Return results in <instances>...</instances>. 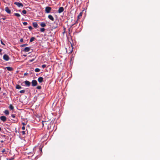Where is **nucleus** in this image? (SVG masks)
I'll return each instance as SVG.
<instances>
[{
  "label": "nucleus",
  "instance_id": "nucleus-1",
  "mask_svg": "<svg viewBox=\"0 0 160 160\" xmlns=\"http://www.w3.org/2000/svg\"><path fill=\"white\" fill-rule=\"evenodd\" d=\"M71 47H69V50H68H68H67V48H66V50L67 52V53H71L73 51V47L71 43Z\"/></svg>",
  "mask_w": 160,
  "mask_h": 160
},
{
  "label": "nucleus",
  "instance_id": "nucleus-2",
  "mask_svg": "<svg viewBox=\"0 0 160 160\" xmlns=\"http://www.w3.org/2000/svg\"><path fill=\"white\" fill-rule=\"evenodd\" d=\"M52 8L50 7H46L45 8V12L47 13H49L51 11V10Z\"/></svg>",
  "mask_w": 160,
  "mask_h": 160
},
{
  "label": "nucleus",
  "instance_id": "nucleus-3",
  "mask_svg": "<svg viewBox=\"0 0 160 160\" xmlns=\"http://www.w3.org/2000/svg\"><path fill=\"white\" fill-rule=\"evenodd\" d=\"M14 4L17 5L19 7H22L23 6V5L22 3L18 2H14Z\"/></svg>",
  "mask_w": 160,
  "mask_h": 160
},
{
  "label": "nucleus",
  "instance_id": "nucleus-4",
  "mask_svg": "<svg viewBox=\"0 0 160 160\" xmlns=\"http://www.w3.org/2000/svg\"><path fill=\"white\" fill-rule=\"evenodd\" d=\"M3 58L5 60L8 61L9 60L10 58L8 55L5 54L3 55Z\"/></svg>",
  "mask_w": 160,
  "mask_h": 160
},
{
  "label": "nucleus",
  "instance_id": "nucleus-5",
  "mask_svg": "<svg viewBox=\"0 0 160 160\" xmlns=\"http://www.w3.org/2000/svg\"><path fill=\"white\" fill-rule=\"evenodd\" d=\"M0 119L2 121H3L4 122H5L6 121V120H7L6 117L5 116H2L0 117Z\"/></svg>",
  "mask_w": 160,
  "mask_h": 160
},
{
  "label": "nucleus",
  "instance_id": "nucleus-6",
  "mask_svg": "<svg viewBox=\"0 0 160 160\" xmlns=\"http://www.w3.org/2000/svg\"><path fill=\"white\" fill-rule=\"evenodd\" d=\"M32 85L33 86H36L37 84V82L36 80H33L32 82Z\"/></svg>",
  "mask_w": 160,
  "mask_h": 160
},
{
  "label": "nucleus",
  "instance_id": "nucleus-7",
  "mask_svg": "<svg viewBox=\"0 0 160 160\" xmlns=\"http://www.w3.org/2000/svg\"><path fill=\"white\" fill-rule=\"evenodd\" d=\"M5 10L8 14H10L11 13V10L9 9V8L8 7H6L5 8Z\"/></svg>",
  "mask_w": 160,
  "mask_h": 160
},
{
  "label": "nucleus",
  "instance_id": "nucleus-8",
  "mask_svg": "<svg viewBox=\"0 0 160 160\" xmlns=\"http://www.w3.org/2000/svg\"><path fill=\"white\" fill-rule=\"evenodd\" d=\"M64 11V8L63 7H60L59 8L58 12L60 13Z\"/></svg>",
  "mask_w": 160,
  "mask_h": 160
},
{
  "label": "nucleus",
  "instance_id": "nucleus-9",
  "mask_svg": "<svg viewBox=\"0 0 160 160\" xmlns=\"http://www.w3.org/2000/svg\"><path fill=\"white\" fill-rule=\"evenodd\" d=\"M48 17L50 20L52 21H53L54 20V18L52 15H49L48 16Z\"/></svg>",
  "mask_w": 160,
  "mask_h": 160
},
{
  "label": "nucleus",
  "instance_id": "nucleus-10",
  "mask_svg": "<svg viewBox=\"0 0 160 160\" xmlns=\"http://www.w3.org/2000/svg\"><path fill=\"white\" fill-rule=\"evenodd\" d=\"M43 78L42 77H40L38 78V81L40 82H42L43 81Z\"/></svg>",
  "mask_w": 160,
  "mask_h": 160
},
{
  "label": "nucleus",
  "instance_id": "nucleus-11",
  "mask_svg": "<svg viewBox=\"0 0 160 160\" xmlns=\"http://www.w3.org/2000/svg\"><path fill=\"white\" fill-rule=\"evenodd\" d=\"M82 12H81L79 13L78 15V20L80 19L82 16Z\"/></svg>",
  "mask_w": 160,
  "mask_h": 160
},
{
  "label": "nucleus",
  "instance_id": "nucleus-12",
  "mask_svg": "<svg viewBox=\"0 0 160 160\" xmlns=\"http://www.w3.org/2000/svg\"><path fill=\"white\" fill-rule=\"evenodd\" d=\"M30 48L29 47H26L25 48L23 51L25 52H28L30 50Z\"/></svg>",
  "mask_w": 160,
  "mask_h": 160
},
{
  "label": "nucleus",
  "instance_id": "nucleus-13",
  "mask_svg": "<svg viewBox=\"0 0 160 160\" xmlns=\"http://www.w3.org/2000/svg\"><path fill=\"white\" fill-rule=\"evenodd\" d=\"M24 83L26 86H29L30 85V82L28 81H25L24 82Z\"/></svg>",
  "mask_w": 160,
  "mask_h": 160
},
{
  "label": "nucleus",
  "instance_id": "nucleus-14",
  "mask_svg": "<svg viewBox=\"0 0 160 160\" xmlns=\"http://www.w3.org/2000/svg\"><path fill=\"white\" fill-rule=\"evenodd\" d=\"M32 25H33V27L34 28H37V27L38 26V24H37V23L36 22H33L32 23Z\"/></svg>",
  "mask_w": 160,
  "mask_h": 160
},
{
  "label": "nucleus",
  "instance_id": "nucleus-15",
  "mask_svg": "<svg viewBox=\"0 0 160 160\" xmlns=\"http://www.w3.org/2000/svg\"><path fill=\"white\" fill-rule=\"evenodd\" d=\"M31 131L32 135L34 136V135L35 134L36 131L35 129H32Z\"/></svg>",
  "mask_w": 160,
  "mask_h": 160
},
{
  "label": "nucleus",
  "instance_id": "nucleus-16",
  "mask_svg": "<svg viewBox=\"0 0 160 160\" xmlns=\"http://www.w3.org/2000/svg\"><path fill=\"white\" fill-rule=\"evenodd\" d=\"M6 68H7L8 70L9 71H12L13 69L12 68L10 67H6Z\"/></svg>",
  "mask_w": 160,
  "mask_h": 160
},
{
  "label": "nucleus",
  "instance_id": "nucleus-17",
  "mask_svg": "<svg viewBox=\"0 0 160 160\" xmlns=\"http://www.w3.org/2000/svg\"><path fill=\"white\" fill-rule=\"evenodd\" d=\"M4 113L6 115H8L9 114V112L8 110H6L4 112Z\"/></svg>",
  "mask_w": 160,
  "mask_h": 160
},
{
  "label": "nucleus",
  "instance_id": "nucleus-18",
  "mask_svg": "<svg viewBox=\"0 0 160 160\" xmlns=\"http://www.w3.org/2000/svg\"><path fill=\"white\" fill-rule=\"evenodd\" d=\"M16 88L17 89H20L22 88V87L19 85H17L16 86Z\"/></svg>",
  "mask_w": 160,
  "mask_h": 160
},
{
  "label": "nucleus",
  "instance_id": "nucleus-19",
  "mask_svg": "<svg viewBox=\"0 0 160 160\" xmlns=\"http://www.w3.org/2000/svg\"><path fill=\"white\" fill-rule=\"evenodd\" d=\"M40 25L41 27H45L46 26V24L44 22H42L40 24Z\"/></svg>",
  "mask_w": 160,
  "mask_h": 160
},
{
  "label": "nucleus",
  "instance_id": "nucleus-20",
  "mask_svg": "<svg viewBox=\"0 0 160 160\" xmlns=\"http://www.w3.org/2000/svg\"><path fill=\"white\" fill-rule=\"evenodd\" d=\"M9 108L11 110H13L14 109V107L11 104H10L9 106Z\"/></svg>",
  "mask_w": 160,
  "mask_h": 160
},
{
  "label": "nucleus",
  "instance_id": "nucleus-21",
  "mask_svg": "<svg viewBox=\"0 0 160 160\" xmlns=\"http://www.w3.org/2000/svg\"><path fill=\"white\" fill-rule=\"evenodd\" d=\"M40 69L38 68H36L35 70V71L36 72H38L40 71Z\"/></svg>",
  "mask_w": 160,
  "mask_h": 160
},
{
  "label": "nucleus",
  "instance_id": "nucleus-22",
  "mask_svg": "<svg viewBox=\"0 0 160 160\" xmlns=\"http://www.w3.org/2000/svg\"><path fill=\"white\" fill-rule=\"evenodd\" d=\"M45 31V29L43 28H41L40 29V31L41 32H44Z\"/></svg>",
  "mask_w": 160,
  "mask_h": 160
},
{
  "label": "nucleus",
  "instance_id": "nucleus-23",
  "mask_svg": "<svg viewBox=\"0 0 160 160\" xmlns=\"http://www.w3.org/2000/svg\"><path fill=\"white\" fill-rule=\"evenodd\" d=\"M14 14L15 16L17 17H19L20 16V14L18 13H15Z\"/></svg>",
  "mask_w": 160,
  "mask_h": 160
},
{
  "label": "nucleus",
  "instance_id": "nucleus-24",
  "mask_svg": "<svg viewBox=\"0 0 160 160\" xmlns=\"http://www.w3.org/2000/svg\"><path fill=\"white\" fill-rule=\"evenodd\" d=\"M35 39V38L34 37H32L31 38V42L33 41L34 39Z\"/></svg>",
  "mask_w": 160,
  "mask_h": 160
},
{
  "label": "nucleus",
  "instance_id": "nucleus-25",
  "mask_svg": "<svg viewBox=\"0 0 160 160\" xmlns=\"http://www.w3.org/2000/svg\"><path fill=\"white\" fill-rule=\"evenodd\" d=\"M66 28L63 27V32H62L63 34H64L66 32Z\"/></svg>",
  "mask_w": 160,
  "mask_h": 160
},
{
  "label": "nucleus",
  "instance_id": "nucleus-26",
  "mask_svg": "<svg viewBox=\"0 0 160 160\" xmlns=\"http://www.w3.org/2000/svg\"><path fill=\"white\" fill-rule=\"evenodd\" d=\"M22 12L24 14H25L26 13H27V11L26 10H23L22 11Z\"/></svg>",
  "mask_w": 160,
  "mask_h": 160
},
{
  "label": "nucleus",
  "instance_id": "nucleus-27",
  "mask_svg": "<svg viewBox=\"0 0 160 160\" xmlns=\"http://www.w3.org/2000/svg\"><path fill=\"white\" fill-rule=\"evenodd\" d=\"M25 91L24 90H21L20 91V92L21 93H23L25 92Z\"/></svg>",
  "mask_w": 160,
  "mask_h": 160
},
{
  "label": "nucleus",
  "instance_id": "nucleus-28",
  "mask_svg": "<svg viewBox=\"0 0 160 160\" xmlns=\"http://www.w3.org/2000/svg\"><path fill=\"white\" fill-rule=\"evenodd\" d=\"M37 88L38 89H40L41 88V87L40 86H38L37 87Z\"/></svg>",
  "mask_w": 160,
  "mask_h": 160
},
{
  "label": "nucleus",
  "instance_id": "nucleus-29",
  "mask_svg": "<svg viewBox=\"0 0 160 160\" xmlns=\"http://www.w3.org/2000/svg\"><path fill=\"white\" fill-rule=\"evenodd\" d=\"M5 151H6V150H5V149H3L2 150V152L4 154V152H5Z\"/></svg>",
  "mask_w": 160,
  "mask_h": 160
},
{
  "label": "nucleus",
  "instance_id": "nucleus-30",
  "mask_svg": "<svg viewBox=\"0 0 160 160\" xmlns=\"http://www.w3.org/2000/svg\"><path fill=\"white\" fill-rule=\"evenodd\" d=\"M46 67V65L45 64H43L42 65V67L43 68H44Z\"/></svg>",
  "mask_w": 160,
  "mask_h": 160
},
{
  "label": "nucleus",
  "instance_id": "nucleus-31",
  "mask_svg": "<svg viewBox=\"0 0 160 160\" xmlns=\"http://www.w3.org/2000/svg\"><path fill=\"white\" fill-rule=\"evenodd\" d=\"M23 24L25 26V25H27V24H28V23H27V22H23Z\"/></svg>",
  "mask_w": 160,
  "mask_h": 160
},
{
  "label": "nucleus",
  "instance_id": "nucleus-32",
  "mask_svg": "<svg viewBox=\"0 0 160 160\" xmlns=\"http://www.w3.org/2000/svg\"><path fill=\"white\" fill-rule=\"evenodd\" d=\"M26 45V44H22V45H21L20 46V47H24V46H25Z\"/></svg>",
  "mask_w": 160,
  "mask_h": 160
},
{
  "label": "nucleus",
  "instance_id": "nucleus-33",
  "mask_svg": "<svg viewBox=\"0 0 160 160\" xmlns=\"http://www.w3.org/2000/svg\"><path fill=\"white\" fill-rule=\"evenodd\" d=\"M11 116H12V117H13V118H15V115H14V114H12V115H11Z\"/></svg>",
  "mask_w": 160,
  "mask_h": 160
},
{
  "label": "nucleus",
  "instance_id": "nucleus-34",
  "mask_svg": "<svg viewBox=\"0 0 160 160\" xmlns=\"http://www.w3.org/2000/svg\"><path fill=\"white\" fill-rule=\"evenodd\" d=\"M1 43L2 45H5V44H4V43L2 42V40L1 41Z\"/></svg>",
  "mask_w": 160,
  "mask_h": 160
},
{
  "label": "nucleus",
  "instance_id": "nucleus-35",
  "mask_svg": "<svg viewBox=\"0 0 160 160\" xmlns=\"http://www.w3.org/2000/svg\"><path fill=\"white\" fill-rule=\"evenodd\" d=\"M78 19H77V20L76 21L75 23H74L72 25H74L76 23H78Z\"/></svg>",
  "mask_w": 160,
  "mask_h": 160
},
{
  "label": "nucleus",
  "instance_id": "nucleus-36",
  "mask_svg": "<svg viewBox=\"0 0 160 160\" xmlns=\"http://www.w3.org/2000/svg\"><path fill=\"white\" fill-rule=\"evenodd\" d=\"M20 41L21 42H22L23 41V39L22 38H21L20 40Z\"/></svg>",
  "mask_w": 160,
  "mask_h": 160
},
{
  "label": "nucleus",
  "instance_id": "nucleus-37",
  "mask_svg": "<svg viewBox=\"0 0 160 160\" xmlns=\"http://www.w3.org/2000/svg\"><path fill=\"white\" fill-rule=\"evenodd\" d=\"M34 60H35V58H32V59H31V62H33V61H34Z\"/></svg>",
  "mask_w": 160,
  "mask_h": 160
},
{
  "label": "nucleus",
  "instance_id": "nucleus-38",
  "mask_svg": "<svg viewBox=\"0 0 160 160\" xmlns=\"http://www.w3.org/2000/svg\"><path fill=\"white\" fill-rule=\"evenodd\" d=\"M22 135H24L25 134V132L24 131H22Z\"/></svg>",
  "mask_w": 160,
  "mask_h": 160
},
{
  "label": "nucleus",
  "instance_id": "nucleus-39",
  "mask_svg": "<svg viewBox=\"0 0 160 160\" xmlns=\"http://www.w3.org/2000/svg\"><path fill=\"white\" fill-rule=\"evenodd\" d=\"M68 32H68L69 34H70V33H71V32H70V28L68 29Z\"/></svg>",
  "mask_w": 160,
  "mask_h": 160
},
{
  "label": "nucleus",
  "instance_id": "nucleus-40",
  "mask_svg": "<svg viewBox=\"0 0 160 160\" xmlns=\"http://www.w3.org/2000/svg\"><path fill=\"white\" fill-rule=\"evenodd\" d=\"M22 130H24L25 129V127H24V126H23L22 127Z\"/></svg>",
  "mask_w": 160,
  "mask_h": 160
},
{
  "label": "nucleus",
  "instance_id": "nucleus-41",
  "mask_svg": "<svg viewBox=\"0 0 160 160\" xmlns=\"http://www.w3.org/2000/svg\"><path fill=\"white\" fill-rule=\"evenodd\" d=\"M28 73H27V72H26V73H25L24 74V76H25V75H28Z\"/></svg>",
  "mask_w": 160,
  "mask_h": 160
},
{
  "label": "nucleus",
  "instance_id": "nucleus-42",
  "mask_svg": "<svg viewBox=\"0 0 160 160\" xmlns=\"http://www.w3.org/2000/svg\"><path fill=\"white\" fill-rule=\"evenodd\" d=\"M54 38H51V40L52 41V40H53H53H54Z\"/></svg>",
  "mask_w": 160,
  "mask_h": 160
},
{
  "label": "nucleus",
  "instance_id": "nucleus-43",
  "mask_svg": "<svg viewBox=\"0 0 160 160\" xmlns=\"http://www.w3.org/2000/svg\"><path fill=\"white\" fill-rule=\"evenodd\" d=\"M35 148V147H34V148L33 149V152H34Z\"/></svg>",
  "mask_w": 160,
  "mask_h": 160
},
{
  "label": "nucleus",
  "instance_id": "nucleus-44",
  "mask_svg": "<svg viewBox=\"0 0 160 160\" xmlns=\"http://www.w3.org/2000/svg\"><path fill=\"white\" fill-rule=\"evenodd\" d=\"M22 124L23 125H25V123H24V122H22Z\"/></svg>",
  "mask_w": 160,
  "mask_h": 160
},
{
  "label": "nucleus",
  "instance_id": "nucleus-45",
  "mask_svg": "<svg viewBox=\"0 0 160 160\" xmlns=\"http://www.w3.org/2000/svg\"><path fill=\"white\" fill-rule=\"evenodd\" d=\"M2 49L0 48V52H2Z\"/></svg>",
  "mask_w": 160,
  "mask_h": 160
},
{
  "label": "nucleus",
  "instance_id": "nucleus-46",
  "mask_svg": "<svg viewBox=\"0 0 160 160\" xmlns=\"http://www.w3.org/2000/svg\"><path fill=\"white\" fill-rule=\"evenodd\" d=\"M28 28L30 30V26L28 27Z\"/></svg>",
  "mask_w": 160,
  "mask_h": 160
},
{
  "label": "nucleus",
  "instance_id": "nucleus-47",
  "mask_svg": "<svg viewBox=\"0 0 160 160\" xmlns=\"http://www.w3.org/2000/svg\"><path fill=\"white\" fill-rule=\"evenodd\" d=\"M50 36L52 37V33H51V35H50Z\"/></svg>",
  "mask_w": 160,
  "mask_h": 160
},
{
  "label": "nucleus",
  "instance_id": "nucleus-48",
  "mask_svg": "<svg viewBox=\"0 0 160 160\" xmlns=\"http://www.w3.org/2000/svg\"><path fill=\"white\" fill-rule=\"evenodd\" d=\"M2 19L4 20L5 19V18H3Z\"/></svg>",
  "mask_w": 160,
  "mask_h": 160
},
{
  "label": "nucleus",
  "instance_id": "nucleus-49",
  "mask_svg": "<svg viewBox=\"0 0 160 160\" xmlns=\"http://www.w3.org/2000/svg\"><path fill=\"white\" fill-rule=\"evenodd\" d=\"M2 130L1 128L0 127V131H1Z\"/></svg>",
  "mask_w": 160,
  "mask_h": 160
},
{
  "label": "nucleus",
  "instance_id": "nucleus-50",
  "mask_svg": "<svg viewBox=\"0 0 160 160\" xmlns=\"http://www.w3.org/2000/svg\"><path fill=\"white\" fill-rule=\"evenodd\" d=\"M32 28L31 26V30L32 29Z\"/></svg>",
  "mask_w": 160,
  "mask_h": 160
},
{
  "label": "nucleus",
  "instance_id": "nucleus-51",
  "mask_svg": "<svg viewBox=\"0 0 160 160\" xmlns=\"http://www.w3.org/2000/svg\"><path fill=\"white\" fill-rule=\"evenodd\" d=\"M1 90V88L0 87V91Z\"/></svg>",
  "mask_w": 160,
  "mask_h": 160
},
{
  "label": "nucleus",
  "instance_id": "nucleus-52",
  "mask_svg": "<svg viewBox=\"0 0 160 160\" xmlns=\"http://www.w3.org/2000/svg\"><path fill=\"white\" fill-rule=\"evenodd\" d=\"M16 132H17V131H16Z\"/></svg>",
  "mask_w": 160,
  "mask_h": 160
}]
</instances>
